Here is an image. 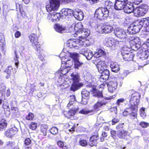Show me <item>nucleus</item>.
Wrapping results in <instances>:
<instances>
[{"instance_id":"obj_1","label":"nucleus","mask_w":149,"mask_h":149,"mask_svg":"<svg viewBox=\"0 0 149 149\" xmlns=\"http://www.w3.org/2000/svg\"><path fill=\"white\" fill-rule=\"evenodd\" d=\"M30 42L32 46L35 49L37 52V54L39 58L42 61L44 59V56L45 51L41 47V45L38 41V37L36 34L31 33L29 36Z\"/></svg>"},{"instance_id":"obj_2","label":"nucleus","mask_w":149,"mask_h":149,"mask_svg":"<svg viewBox=\"0 0 149 149\" xmlns=\"http://www.w3.org/2000/svg\"><path fill=\"white\" fill-rule=\"evenodd\" d=\"M141 97V94L135 92L132 94L129 100V107L134 109H138Z\"/></svg>"},{"instance_id":"obj_3","label":"nucleus","mask_w":149,"mask_h":149,"mask_svg":"<svg viewBox=\"0 0 149 149\" xmlns=\"http://www.w3.org/2000/svg\"><path fill=\"white\" fill-rule=\"evenodd\" d=\"M109 15V11L107 8L99 7L97 9L95 13L94 17L100 20L107 19Z\"/></svg>"},{"instance_id":"obj_4","label":"nucleus","mask_w":149,"mask_h":149,"mask_svg":"<svg viewBox=\"0 0 149 149\" xmlns=\"http://www.w3.org/2000/svg\"><path fill=\"white\" fill-rule=\"evenodd\" d=\"M84 40V38L81 40L71 39L67 41V45L70 48L78 49L82 46L86 45Z\"/></svg>"},{"instance_id":"obj_5","label":"nucleus","mask_w":149,"mask_h":149,"mask_svg":"<svg viewBox=\"0 0 149 149\" xmlns=\"http://www.w3.org/2000/svg\"><path fill=\"white\" fill-rule=\"evenodd\" d=\"M138 109H134L129 107L124 110L123 113V115L125 116L129 115V119L133 122L135 119H137Z\"/></svg>"},{"instance_id":"obj_6","label":"nucleus","mask_w":149,"mask_h":149,"mask_svg":"<svg viewBox=\"0 0 149 149\" xmlns=\"http://www.w3.org/2000/svg\"><path fill=\"white\" fill-rule=\"evenodd\" d=\"M49 4L46 6V10L48 12L57 11L60 5V0H49Z\"/></svg>"},{"instance_id":"obj_7","label":"nucleus","mask_w":149,"mask_h":149,"mask_svg":"<svg viewBox=\"0 0 149 149\" xmlns=\"http://www.w3.org/2000/svg\"><path fill=\"white\" fill-rule=\"evenodd\" d=\"M107 85L108 87V89L110 92H113L115 91L117 88V83L115 79H112L109 82L103 83L100 86V88H103L105 86Z\"/></svg>"},{"instance_id":"obj_8","label":"nucleus","mask_w":149,"mask_h":149,"mask_svg":"<svg viewBox=\"0 0 149 149\" xmlns=\"http://www.w3.org/2000/svg\"><path fill=\"white\" fill-rule=\"evenodd\" d=\"M99 139V135L97 131L94 132L93 134L90 137L88 145L91 147L96 146Z\"/></svg>"},{"instance_id":"obj_9","label":"nucleus","mask_w":149,"mask_h":149,"mask_svg":"<svg viewBox=\"0 0 149 149\" xmlns=\"http://www.w3.org/2000/svg\"><path fill=\"white\" fill-rule=\"evenodd\" d=\"M18 131L17 128L15 127H13L7 129L5 132L4 135L8 138H11L16 134Z\"/></svg>"},{"instance_id":"obj_10","label":"nucleus","mask_w":149,"mask_h":149,"mask_svg":"<svg viewBox=\"0 0 149 149\" xmlns=\"http://www.w3.org/2000/svg\"><path fill=\"white\" fill-rule=\"evenodd\" d=\"M113 30V28L112 26L104 24L101 26L99 31L102 33H108L111 32Z\"/></svg>"},{"instance_id":"obj_11","label":"nucleus","mask_w":149,"mask_h":149,"mask_svg":"<svg viewBox=\"0 0 149 149\" xmlns=\"http://www.w3.org/2000/svg\"><path fill=\"white\" fill-rule=\"evenodd\" d=\"M79 110V107L71 109L68 111L64 113V115L67 118L69 119L74 117Z\"/></svg>"},{"instance_id":"obj_12","label":"nucleus","mask_w":149,"mask_h":149,"mask_svg":"<svg viewBox=\"0 0 149 149\" xmlns=\"http://www.w3.org/2000/svg\"><path fill=\"white\" fill-rule=\"evenodd\" d=\"M61 16L60 13H49L48 15L47 18L49 20H51L52 22L58 21Z\"/></svg>"},{"instance_id":"obj_13","label":"nucleus","mask_w":149,"mask_h":149,"mask_svg":"<svg viewBox=\"0 0 149 149\" xmlns=\"http://www.w3.org/2000/svg\"><path fill=\"white\" fill-rule=\"evenodd\" d=\"M142 26L139 25H134L133 26H131L128 29V30L131 34H134L139 32Z\"/></svg>"},{"instance_id":"obj_14","label":"nucleus","mask_w":149,"mask_h":149,"mask_svg":"<svg viewBox=\"0 0 149 149\" xmlns=\"http://www.w3.org/2000/svg\"><path fill=\"white\" fill-rule=\"evenodd\" d=\"M96 65L99 71H102L105 70V69L107 66V65L104 61L99 60L97 62Z\"/></svg>"},{"instance_id":"obj_15","label":"nucleus","mask_w":149,"mask_h":149,"mask_svg":"<svg viewBox=\"0 0 149 149\" xmlns=\"http://www.w3.org/2000/svg\"><path fill=\"white\" fill-rule=\"evenodd\" d=\"M123 9L125 13L128 14L133 12L134 13V6L132 4H129L127 3H125Z\"/></svg>"},{"instance_id":"obj_16","label":"nucleus","mask_w":149,"mask_h":149,"mask_svg":"<svg viewBox=\"0 0 149 149\" xmlns=\"http://www.w3.org/2000/svg\"><path fill=\"white\" fill-rule=\"evenodd\" d=\"M130 42L131 46H135L137 47V49L139 48L140 46L139 44V38L137 37H130Z\"/></svg>"},{"instance_id":"obj_17","label":"nucleus","mask_w":149,"mask_h":149,"mask_svg":"<svg viewBox=\"0 0 149 149\" xmlns=\"http://www.w3.org/2000/svg\"><path fill=\"white\" fill-rule=\"evenodd\" d=\"M61 12L62 16H70L72 14L73 15L74 11L72 10L69 8H64L61 10Z\"/></svg>"},{"instance_id":"obj_18","label":"nucleus","mask_w":149,"mask_h":149,"mask_svg":"<svg viewBox=\"0 0 149 149\" xmlns=\"http://www.w3.org/2000/svg\"><path fill=\"white\" fill-rule=\"evenodd\" d=\"M101 72L102 73L100 79H103L104 80L103 83H104V82H105L109 78L110 76L109 71L108 70L106 69Z\"/></svg>"},{"instance_id":"obj_19","label":"nucleus","mask_w":149,"mask_h":149,"mask_svg":"<svg viewBox=\"0 0 149 149\" xmlns=\"http://www.w3.org/2000/svg\"><path fill=\"white\" fill-rule=\"evenodd\" d=\"M125 4V3L118 0H115L114 4V8L117 10H122L124 8Z\"/></svg>"},{"instance_id":"obj_20","label":"nucleus","mask_w":149,"mask_h":149,"mask_svg":"<svg viewBox=\"0 0 149 149\" xmlns=\"http://www.w3.org/2000/svg\"><path fill=\"white\" fill-rule=\"evenodd\" d=\"M5 72L7 74L8 76L6 77V79H8L10 75L12 74H14L16 72V71L15 68L12 67L11 66H8L5 70Z\"/></svg>"},{"instance_id":"obj_21","label":"nucleus","mask_w":149,"mask_h":149,"mask_svg":"<svg viewBox=\"0 0 149 149\" xmlns=\"http://www.w3.org/2000/svg\"><path fill=\"white\" fill-rule=\"evenodd\" d=\"M129 134L127 131L124 130L119 131L117 133V136L120 139H125L128 136Z\"/></svg>"},{"instance_id":"obj_22","label":"nucleus","mask_w":149,"mask_h":149,"mask_svg":"<svg viewBox=\"0 0 149 149\" xmlns=\"http://www.w3.org/2000/svg\"><path fill=\"white\" fill-rule=\"evenodd\" d=\"M73 15L79 21L82 20L84 17V13L81 11H74L73 13Z\"/></svg>"},{"instance_id":"obj_23","label":"nucleus","mask_w":149,"mask_h":149,"mask_svg":"<svg viewBox=\"0 0 149 149\" xmlns=\"http://www.w3.org/2000/svg\"><path fill=\"white\" fill-rule=\"evenodd\" d=\"M83 86V84L81 83L73 82L70 88V90L71 91H75L79 89Z\"/></svg>"},{"instance_id":"obj_24","label":"nucleus","mask_w":149,"mask_h":149,"mask_svg":"<svg viewBox=\"0 0 149 149\" xmlns=\"http://www.w3.org/2000/svg\"><path fill=\"white\" fill-rule=\"evenodd\" d=\"M7 123L5 118H2L0 119V131L4 130L7 128Z\"/></svg>"},{"instance_id":"obj_25","label":"nucleus","mask_w":149,"mask_h":149,"mask_svg":"<svg viewBox=\"0 0 149 149\" xmlns=\"http://www.w3.org/2000/svg\"><path fill=\"white\" fill-rule=\"evenodd\" d=\"M110 66L111 69V71L113 72H117L120 70L119 65L116 62H111Z\"/></svg>"},{"instance_id":"obj_26","label":"nucleus","mask_w":149,"mask_h":149,"mask_svg":"<svg viewBox=\"0 0 149 149\" xmlns=\"http://www.w3.org/2000/svg\"><path fill=\"white\" fill-rule=\"evenodd\" d=\"M134 13L135 16L137 17L143 16L146 14L140 7L134 9Z\"/></svg>"},{"instance_id":"obj_27","label":"nucleus","mask_w":149,"mask_h":149,"mask_svg":"<svg viewBox=\"0 0 149 149\" xmlns=\"http://www.w3.org/2000/svg\"><path fill=\"white\" fill-rule=\"evenodd\" d=\"M106 52L101 48L97 49V52L94 54L95 56L97 58L102 56L106 57Z\"/></svg>"},{"instance_id":"obj_28","label":"nucleus","mask_w":149,"mask_h":149,"mask_svg":"<svg viewBox=\"0 0 149 149\" xmlns=\"http://www.w3.org/2000/svg\"><path fill=\"white\" fill-rule=\"evenodd\" d=\"M48 127L47 125L42 124L40 127V134L43 136L47 135V132Z\"/></svg>"},{"instance_id":"obj_29","label":"nucleus","mask_w":149,"mask_h":149,"mask_svg":"<svg viewBox=\"0 0 149 149\" xmlns=\"http://www.w3.org/2000/svg\"><path fill=\"white\" fill-rule=\"evenodd\" d=\"M115 35L118 38L120 39L126 38V33L125 31L122 30L116 31L115 32Z\"/></svg>"},{"instance_id":"obj_30","label":"nucleus","mask_w":149,"mask_h":149,"mask_svg":"<svg viewBox=\"0 0 149 149\" xmlns=\"http://www.w3.org/2000/svg\"><path fill=\"white\" fill-rule=\"evenodd\" d=\"M134 56L135 55L132 53H129L127 55L123 56V57L125 61H129L133 60Z\"/></svg>"},{"instance_id":"obj_31","label":"nucleus","mask_w":149,"mask_h":149,"mask_svg":"<svg viewBox=\"0 0 149 149\" xmlns=\"http://www.w3.org/2000/svg\"><path fill=\"white\" fill-rule=\"evenodd\" d=\"M55 30L57 32L62 33L65 30L64 27H63L62 26L58 24H55L54 26Z\"/></svg>"},{"instance_id":"obj_32","label":"nucleus","mask_w":149,"mask_h":149,"mask_svg":"<svg viewBox=\"0 0 149 149\" xmlns=\"http://www.w3.org/2000/svg\"><path fill=\"white\" fill-rule=\"evenodd\" d=\"M106 104L105 102H97L93 105V109L95 111H98L100 110V107L103 105H105Z\"/></svg>"},{"instance_id":"obj_33","label":"nucleus","mask_w":149,"mask_h":149,"mask_svg":"<svg viewBox=\"0 0 149 149\" xmlns=\"http://www.w3.org/2000/svg\"><path fill=\"white\" fill-rule=\"evenodd\" d=\"M70 76L71 77V79L73 81V82H79L80 81V76L79 75L77 74H74L73 73H72Z\"/></svg>"},{"instance_id":"obj_34","label":"nucleus","mask_w":149,"mask_h":149,"mask_svg":"<svg viewBox=\"0 0 149 149\" xmlns=\"http://www.w3.org/2000/svg\"><path fill=\"white\" fill-rule=\"evenodd\" d=\"M61 60L62 64H65L66 65L68 64V65H67V67H70L72 62L70 60H68L66 59V58L65 57H62L61 58Z\"/></svg>"},{"instance_id":"obj_35","label":"nucleus","mask_w":149,"mask_h":149,"mask_svg":"<svg viewBox=\"0 0 149 149\" xmlns=\"http://www.w3.org/2000/svg\"><path fill=\"white\" fill-rule=\"evenodd\" d=\"M90 94V92L86 89H84L81 92L82 97L86 99H89Z\"/></svg>"},{"instance_id":"obj_36","label":"nucleus","mask_w":149,"mask_h":149,"mask_svg":"<svg viewBox=\"0 0 149 149\" xmlns=\"http://www.w3.org/2000/svg\"><path fill=\"white\" fill-rule=\"evenodd\" d=\"M104 43L107 47H111L113 45L111 38H105Z\"/></svg>"},{"instance_id":"obj_37","label":"nucleus","mask_w":149,"mask_h":149,"mask_svg":"<svg viewBox=\"0 0 149 149\" xmlns=\"http://www.w3.org/2000/svg\"><path fill=\"white\" fill-rule=\"evenodd\" d=\"M37 127V123L35 122H31L29 125V128L32 130H35Z\"/></svg>"},{"instance_id":"obj_38","label":"nucleus","mask_w":149,"mask_h":149,"mask_svg":"<svg viewBox=\"0 0 149 149\" xmlns=\"http://www.w3.org/2000/svg\"><path fill=\"white\" fill-rule=\"evenodd\" d=\"M56 144L61 149L63 148L65 146V145H67L65 142L61 140H59L57 141Z\"/></svg>"},{"instance_id":"obj_39","label":"nucleus","mask_w":149,"mask_h":149,"mask_svg":"<svg viewBox=\"0 0 149 149\" xmlns=\"http://www.w3.org/2000/svg\"><path fill=\"white\" fill-rule=\"evenodd\" d=\"M32 141L29 137L26 138L24 141V144L26 146L30 145Z\"/></svg>"},{"instance_id":"obj_40","label":"nucleus","mask_w":149,"mask_h":149,"mask_svg":"<svg viewBox=\"0 0 149 149\" xmlns=\"http://www.w3.org/2000/svg\"><path fill=\"white\" fill-rule=\"evenodd\" d=\"M26 119L28 120H32L34 118V116L33 113L29 112L25 118Z\"/></svg>"},{"instance_id":"obj_41","label":"nucleus","mask_w":149,"mask_h":149,"mask_svg":"<svg viewBox=\"0 0 149 149\" xmlns=\"http://www.w3.org/2000/svg\"><path fill=\"white\" fill-rule=\"evenodd\" d=\"M130 49L127 48V47H124L123 48L122 51H121V54L123 56H125V55H127L129 53H132L130 52L129 50L128 49Z\"/></svg>"},{"instance_id":"obj_42","label":"nucleus","mask_w":149,"mask_h":149,"mask_svg":"<svg viewBox=\"0 0 149 149\" xmlns=\"http://www.w3.org/2000/svg\"><path fill=\"white\" fill-rule=\"evenodd\" d=\"M84 55L86 56L87 59L90 60L91 59L93 56V54L91 52H85Z\"/></svg>"},{"instance_id":"obj_43","label":"nucleus","mask_w":149,"mask_h":149,"mask_svg":"<svg viewBox=\"0 0 149 149\" xmlns=\"http://www.w3.org/2000/svg\"><path fill=\"white\" fill-rule=\"evenodd\" d=\"M2 108L3 109L4 112L10 111V108L8 104L7 103H3L2 105Z\"/></svg>"},{"instance_id":"obj_44","label":"nucleus","mask_w":149,"mask_h":149,"mask_svg":"<svg viewBox=\"0 0 149 149\" xmlns=\"http://www.w3.org/2000/svg\"><path fill=\"white\" fill-rule=\"evenodd\" d=\"M82 27L83 26L82 23L81 22H79L77 23V24H76L74 29L77 31L81 30Z\"/></svg>"},{"instance_id":"obj_45","label":"nucleus","mask_w":149,"mask_h":149,"mask_svg":"<svg viewBox=\"0 0 149 149\" xmlns=\"http://www.w3.org/2000/svg\"><path fill=\"white\" fill-rule=\"evenodd\" d=\"M110 134L111 136L114 139H117V134L116 133V130L111 129L110 130Z\"/></svg>"},{"instance_id":"obj_46","label":"nucleus","mask_w":149,"mask_h":149,"mask_svg":"<svg viewBox=\"0 0 149 149\" xmlns=\"http://www.w3.org/2000/svg\"><path fill=\"white\" fill-rule=\"evenodd\" d=\"M50 132L53 134H56L58 132V129L56 127H53L50 129Z\"/></svg>"},{"instance_id":"obj_47","label":"nucleus","mask_w":149,"mask_h":149,"mask_svg":"<svg viewBox=\"0 0 149 149\" xmlns=\"http://www.w3.org/2000/svg\"><path fill=\"white\" fill-rule=\"evenodd\" d=\"M139 125L143 128H146L149 126V123L144 121H141L139 123Z\"/></svg>"},{"instance_id":"obj_48","label":"nucleus","mask_w":149,"mask_h":149,"mask_svg":"<svg viewBox=\"0 0 149 149\" xmlns=\"http://www.w3.org/2000/svg\"><path fill=\"white\" fill-rule=\"evenodd\" d=\"M105 5L106 6L107 8H113L114 6V3L111 2V1H107L105 2Z\"/></svg>"},{"instance_id":"obj_49","label":"nucleus","mask_w":149,"mask_h":149,"mask_svg":"<svg viewBox=\"0 0 149 149\" xmlns=\"http://www.w3.org/2000/svg\"><path fill=\"white\" fill-rule=\"evenodd\" d=\"M79 143L81 146L83 147L86 146L88 144L87 141L84 139H80L79 141Z\"/></svg>"},{"instance_id":"obj_50","label":"nucleus","mask_w":149,"mask_h":149,"mask_svg":"<svg viewBox=\"0 0 149 149\" xmlns=\"http://www.w3.org/2000/svg\"><path fill=\"white\" fill-rule=\"evenodd\" d=\"M145 108L143 107L141 108L139 110L140 115V116L143 118L145 117L146 115L145 112Z\"/></svg>"},{"instance_id":"obj_51","label":"nucleus","mask_w":149,"mask_h":149,"mask_svg":"<svg viewBox=\"0 0 149 149\" xmlns=\"http://www.w3.org/2000/svg\"><path fill=\"white\" fill-rule=\"evenodd\" d=\"M69 70L67 68H64L62 70H61L60 71V76L62 77L67 74Z\"/></svg>"},{"instance_id":"obj_52","label":"nucleus","mask_w":149,"mask_h":149,"mask_svg":"<svg viewBox=\"0 0 149 149\" xmlns=\"http://www.w3.org/2000/svg\"><path fill=\"white\" fill-rule=\"evenodd\" d=\"M93 111V109H91L89 110H85L83 109L80 111H79V113L83 114H86Z\"/></svg>"},{"instance_id":"obj_53","label":"nucleus","mask_w":149,"mask_h":149,"mask_svg":"<svg viewBox=\"0 0 149 149\" xmlns=\"http://www.w3.org/2000/svg\"><path fill=\"white\" fill-rule=\"evenodd\" d=\"M140 7L146 14V13L148 10V7L146 5H142Z\"/></svg>"},{"instance_id":"obj_54","label":"nucleus","mask_w":149,"mask_h":149,"mask_svg":"<svg viewBox=\"0 0 149 149\" xmlns=\"http://www.w3.org/2000/svg\"><path fill=\"white\" fill-rule=\"evenodd\" d=\"M149 56V54L146 53L145 51L143 52L141 54V58L145 59L147 58Z\"/></svg>"},{"instance_id":"obj_55","label":"nucleus","mask_w":149,"mask_h":149,"mask_svg":"<svg viewBox=\"0 0 149 149\" xmlns=\"http://www.w3.org/2000/svg\"><path fill=\"white\" fill-rule=\"evenodd\" d=\"M82 64V63H80L78 60H76L74 62V67L78 69Z\"/></svg>"},{"instance_id":"obj_56","label":"nucleus","mask_w":149,"mask_h":149,"mask_svg":"<svg viewBox=\"0 0 149 149\" xmlns=\"http://www.w3.org/2000/svg\"><path fill=\"white\" fill-rule=\"evenodd\" d=\"M78 56V54L75 53H70V57L72 58L74 60L76 59L77 58Z\"/></svg>"},{"instance_id":"obj_57","label":"nucleus","mask_w":149,"mask_h":149,"mask_svg":"<svg viewBox=\"0 0 149 149\" xmlns=\"http://www.w3.org/2000/svg\"><path fill=\"white\" fill-rule=\"evenodd\" d=\"M82 33L84 37L85 38H86V37L89 35L90 33L89 31H86L85 30L84 31H83L82 32Z\"/></svg>"},{"instance_id":"obj_58","label":"nucleus","mask_w":149,"mask_h":149,"mask_svg":"<svg viewBox=\"0 0 149 149\" xmlns=\"http://www.w3.org/2000/svg\"><path fill=\"white\" fill-rule=\"evenodd\" d=\"M61 1L64 4L73 3L75 2V0H61Z\"/></svg>"},{"instance_id":"obj_59","label":"nucleus","mask_w":149,"mask_h":149,"mask_svg":"<svg viewBox=\"0 0 149 149\" xmlns=\"http://www.w3.org/2000/svg\"><path fill=\"white\" fill-rule=\"evenodd\" d=\"M15 144V142L14 141H9L7 143L6 146H8L12 147Z\"/></svg>"},{"instance_id":"obj_60","label":"nucleus","mask_w":149,"mask_h":149,"mask_svg":"<svg viewBox=\"0 0 149 149\" xmlns=\"http://www.w3.org/2000/svg\"><path fill=\"white\" fill-rule=\"evenodd\" d=\"M119 121V120L117 118H114L112 120V125H113L116 123H118Z\"/></svg>"},{"instance_id":"obj_61","label":"nucleus","mask_w":149,"mask_h":149,"mask_svg":"<svg viewBox=\"0 0 149 149\" xmlns=\"http://www.w3.org/2000/svg\"><path fill=\"white\" fill-rule=\"evenodd\" d=\"M19 12L21 16L23 17L24 18L27 17L26 13L22 9L19 10Z\"/></svg>"},{"instance_id":"obj_62","label":"nucleus","mask_w":149,"mask_h":149,"mask_svg":"<svg viewBox=\"0 0 149 149\" xmlns=\"http://www.w3.org/2000/svg\"><path fill=\"white\" fill-rule=\"evenodd\" d=\"M124 101V99L123 98H121L118 99L116 101V104L118 106H119L120 103H123Z\"/></svg>"},{"instance_id":"obj_63","label":"nucleus","mask_w":149,"mask_h":149,"mask_svg":"<svg viewBox=\"0 0 149 149\" xmlns=\"http://www.w3.org/2000/svg\"><path fill=\"white\" fill-rule=\"evenodd\" d=\"M95 96L98 97H103L102 92L100 91H97Z\"/></svg>"},{"instance_id":"obj_64","label":"nucleus","mask_w":149,"mask_h":149,"mask_svg":"<svg viewBox=\"0 0 149 149\" xmlns=\"http://www.w3.org/2000/svg\"><path fill=\"white\" fill-rule=\"evenodd\" d=\"M21 35V32L19 31H17L15 33V36L16 38H19Z\"/></svg>"}]
</instances>
